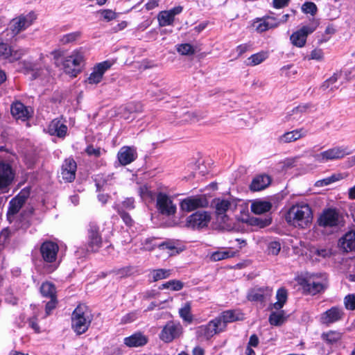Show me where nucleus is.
<instances>
[{
  "mask_svg": "<svg viewBox=\"0 0 355 355\" xmlns=\"http://www.w3.org/2000/svg\"><path fill=\"white\" fill-rule=\"evenodd\" d=\"M286 222L295 227L305 229L312 223L313 216L308 204L299 203L293 205L285 216Z\"/></svg>",
  "mask_w": 355,
  "mask_h": 355,
  "instance_id": "1",
  "label": "nucleus"
},
{
  "mask_svg": "<svg viewBox=\"0 0 355 355\" xmlns=\"http://www.w3.org/2000/svg\"><path fill=\"white\" fill-rule=\"evenodd\" d=\"M92 320L90 309L85 304H80L72 313V329L77 334H83L87 331Z\"/></svg>",
  "mask_w": 355,
  "mask_h": 355,
  "instance_id": "2",
  "label": "nucleus"
},
{
  "mask_svg": "<svg viewBox=\"0 0 355 355\" xmlns=\"http://www.w3.org/2000/svg\"><path fill=\"white\" fill-rule=\"evenodd\" d=\"M302 285L309 293L315 295L327 288L328 281L325 275H311L303 279Z\"/></svg>",
  "mask_w": 355,
  "mask_h": 355,
  "instance_id": "3",
  "label": "nucleus"
},
{
  "mask_svg": "<svg viewBox=\"0 0 355 355\" xmlns=\"http://www.w3.org/2000/svg\"><path fill=\"white\" fill-rule=\"evenodd\" d=\"M84 61V55L80 51H73L63 61L64 72L71 77H76L80 72V66Z\"/></svg>",
  "mask_w": 355,
  "mask_h": 355,
  "instance_id": "4",
  "label": "nucleus"
},
{
  "mask_svg": "<svg viewBox=\"0 0 355 355\" xmlns=\"http://www.w3.org/2000/svg\"><path fill=\"white\" fill-rule=\"evenodd\" d=\"M350 154L347 147L335 146L314 155V159L319 163L341 159Z\"/></svg>",
  "mask_w": 355,
  "mask_h": 355,
  "instance_id": "5",
  "label": "nucleus"
},
{
  "mask_svg": "<svg viewBox=\"0 0 355 355\" xmlns=\"http://www.w3.org/2000/svg\"><path fill=\"white\" fill-rule=\"evenodd\" d=\"M35 19L36 15L33 12L21 14L10 21V29L14 35H17L30 27Z\"/></svg>",
  "mask_w": 355,
  "mask_h": 355,
  "instance_id": "6",
  "label": "nucleus"
},
{
  "mask_svg": "<svg viewBox=\"0 0 355 355\" xmlns=\"http://www.w3.org/2000/svg\"><path fill=\"white\" fill-rule=\"evenodd\" d=\"M238 201L232 198H218L213 200L212 206L215 209L216 216L229 214L237 208Z\"/></svg>",
  "mask_w": 355,
  "mask_h": 355,
  "instance_id": "7",
  "label": "nucleus"
},
{
  "mask_svg": "<svg viewBox=\"0 0 355 355\" xmlns=\"http://www.w3.org/2000/svg\"><path fill=\"white\" fill-rule=\"evenodd\" d=\"M224 331V325L216 318L209 321L206 325L200 327L197 331L198 336L209 340L214 335Z\"/></svg>",
  "mask_w": 355,
  "mask_h": 355,
  "instance_id": "8",
  "label": "nucleus"
},
{
  "mask_svg": "<svg viewBox=\"0 0 355 355\" xmlns=\"http://www.w3.org/2000/svg\"><path fill=\"white\" fill-rule=\"evenodd\" d=\"M182 334V327L179 322L170 321L163 327L159 338L165 343H171L179 338Z\"/></svg>",
  "mask_w": 355,
  "mask_h": 355,
  "instance_id": "9",
  "label": "nucleus"
},
{
  "mask_svg": "<svg viewBox=\"0 0 355 355\" xmlns=\"http://www.w3.org/2000/svg\"><path fill=\"white\" fill-rule=\"evenodd\" d=\"M340 222L341 216L334 209L324 210L318 220V225L323 227H338Z\"/></svg>",
  "mask_w": 355,
  "mask_h": 355,
  "instance_id": "10",
  "label": "nucleus"
},
{
  "mask_svg": "<svg viewBox=\"0 0 355 355\" xmlns=\"http://www.w3.org/2000/svg\"><path fill=\"white\" fill-rule=\"evenodd\" d=\"M113 62L106 60L96 64L92 69V73L85 80V83L89 85H97L101 82L105 71L112 66Z\"/></svg>",
  "mask_w": 355,
  "mask_h": 355,
  "instance_id": "11",
  "label": "nucleus"
},
{
  "mask_svg": "<svg viewBox=\"0 0 355 355\" xmlns=\"http://www.w3.org/2000/svg\"><path fill=\"white\" fill-rule=\"evenodd\" d=\"M211 220L210 214L207 211H197L187 219V226L192 229H200L207 227Z\"/></svg>",
  "mask_w": 355,
  "mask_h": 355,
  "instance_id": "12",
  "label": "nucleus"
},
{
  "mask_svg": "<svg viewBox=\"0 0 355 355\" xmlns=\"http://www.w3.org/2000/svg\"><path fill=\"white\" fill-rule=\"evenodd\" d=\"M208 201L205 196H196L188 197L180 202V209L187 212L192 211L198 208L206 207Z\"/></svg>",
  "mask_w": 355,
  "mask_h": 355,
  "instance_id": "13",
  "label": "nucleus"
},
{
  "mask_svg": "<svg viewBox=\"0 0 355 355\" xmlns=\"http://www.w3.org/2000/svg\"><path fill=\"white\" fill-rule=\"evenodd\" d=\"M59 247L57 243L52 241H45L40 247V253L42 259L46 263H55Z\"/></svg>",
  "mask_w": 355,
  "mask_h": 355,
  "instance_id": "14",
  "label": "nucleus"
},
{
  "mask_svg": "<svg viewBox=\"0 0 355 355\" xmlns=\"http://www.w3.org/2000/svg\"><path fill=\"white\" fill-rule=\"evenodd\" d=\"M316 26H304L297 31L293 33L290 37L292 44L297 47H303L306 42L308 35L312 33Z\"/></svg>",
  "mask_w": 355,
  "mask_h": 355,
  "instance_id": "15",
  "label": "nucleus"
},
{
  "mask_svg": "<svg viewBox=\"0 0 355 355\" xmlns=\"http://www.w3.org/2000/svg\"><path fill=\"white\" fill-rule=\"evenodd\" d=\"M157 207L164 215L171 216L176 212V206L172 200L166 194L159 193L157 197Z\"/></svg>",
  "mask_w": 355,
  "mask_h": 355,
  "instance_id": "16",
  "label": "nucleus"
},
{
  "mask_svg": "<svg viewBox=\"0 0 355 355\" xmlns=\"http://www.w3.org/2000/svg\"><path fill=\"white\" fill-rule=\"evenodd\" d=\"M279 21L277 18L273 16H265L262 18L257 19L252 24V26L258 33H263L269 29L277 27Z\"/></svg>",
  "mask_w": 355,
  "mask_h": 355,
  "instance_id": "17",
  "label": "nucleus"
},
{
  "mask_svg": "<svg viewBox=\"0 0 355 355\" xmlns=\"http://www.w3.org/2000/svg\"><path fill=\"white\" fill-rule=\"evenodd\" d=\"M25 49H14L6 44L0 42V56L8 62H12L20 59L25 53Z\"/></svg>",
  "mask_w": 355,
  "mask_h": 355,
  "instance_id": "18",
  "label": "nucleus"
},
{
  "mask_svg": "<svg viewBox=\"0 0 355 355\" xmlns=\"http://www.w3.org/2000/svg\"><path fill=\"white\" fill-rule=\"evenodd\" d=\"M102 238L99 230L96 226L92 225L88 230V250L96 252L101 247Z\"/></svg>",
  "mask_w": 355,
  "mask_h": 355,
  "instance_id": "19",
  "label": "nucleus"
},
{
  "mask_svg": "<svg viewBox=\"0 0 355 355\" xmlns=\"http://www.w3.org/2000/svg\"><path fill=\"white\" fill-rule=\"evenodd\" d=\"M76 163L71 159H66L62 166L61 175L63 180L67 182H72L76 177Z\"/></svg>",
  "mask_w": 355,
  "mask_h": 355,
  "instance_id": "20",
  "label": "nucleus"
},
{
  "mask_svg": "<svg viewBox=\"0 0 355 355\" xmlns=\"http://www.w3.org/2000/svg\"><path fill=\"white\" fill-rule=\"evenodd\" d=\"M14 179V173L11 166L0 162V189H6Z\"/></svg>",
  "mask_w": 355,
  "mask_h": 355,
  "instance_id": "21",
  "label": "nucleus"
},
{
  "mask_svg": "<svg viewBox=\"0 0 355 355\" xmlns=\"http://www.w3.org/2000/svg\"><path fill=\"white\" fill-rule=\"evenodd\" d=\"M272 290L268 287L254 288L248 293V299L251 302H263L267 297L272 295Z\"/></svg>",
  "mask_w": 355,
  "mask_h": 355,
  "instance_id": "22",
  "label": "nucleus"
},
{
  "mask_svg": "<svg viewBox=\"0 0 355 355\" xmlns=\"http://www.w3.org/2000/svg\"><path fill=\"white\" fill-rule=\"evenodd\" d=\"M342 73L340 71L334 73L321 85L320 88L324 92H330L338 89L342 85L340 78Z\"/></svg>",
  "mask_w": 355,
  "mask_h": 355,
  "instance_id": "23",
  "label": "nucleus"
},
{
  "mask_svg": "<svg viewBox=\"0 0 355 355\" xmlns=\"http://www.w3.org/2000/svg\"><path fill=\"white\" fill-rule=\"evenodd\" d=\"M307 131L303 128L295 129L292 131L286 132L278 138V141L282 144H286L295 141L304 137Z\"/></svg>",
  "mask_w": 355,
  "mask_h": 355,
  "instance_id": "24",
  "label": "nucleus"
},
{
  "mask_svg": "<svg viewBox=\"0 0 355 355\" xmlns=\"http://www.w3.org/2000/svg\"><path fill=\"white\" fill-rule=\"evenodd\" d=\"M119 162L125 166L132 162L137 157L136 150L129 146L122 147L117 155Z\"/></svg>",
  "mask_w": 355,
  "mask_h": 355,
  "instance_id": "25",
  "label": "nucleus"
},
{
  "mask_svg": "<svg viewBox=\"0 0 355 355\" xmlns=\"http://www.w3.org/2000/svg\"><path fill=\"white\" fill-rule=\"evenodd\" d=\"M343 311L338 307H332L324 312L320 317V321L322 324H329L335 322L341 319Z\"/></svg>",
  "mask_w": 355,
  "mask_h": 355,
  "instance_id": "26",
  "label": "nucleus"
},
{
  "mask_svg": "<svg viewBox=\"0 0 355 355\" xmlns=\"http://www.w3.org/2000/svg\"><path fill=\"white\" fill-rule=\"evenodd\" d=\"M148 337L141 332H137L123 340L124 344L129 347H139L148 343Z\"/></svg>",
  "mask_w": 355,
  "mask_h": 355,
  "instance_id": "27",
  "label": "nucleus"
},
{
  "mask_svg": "<svg viewBox=\"0 0 355 355\" xmlns=\"http://www.w3.org/2000/svg\"><path fill=\"white\" fill-rule=\"evenodd\" d=\"M157 248L161 252L160 255H164L166 257L177 255L182 251L177 247L175 241L170 240L159 244Z\"/></svg>",
  "mask_w": 355,
  "mask_h": 355,
  "instance_id": "28",
  "label": "nucleus"
},
{
  "mask_svg": "<svg viewBox=\"0 0 355 355\" xmlns=\"http://www.w3.org/2000/svg\"><path fill=\"white\" fill-rule=\"evenodd\" d=\"M11 114L16 119L26 121L30 116L28 108L20 102L13 103L10 107Z\"/></svg>",
  "mask_w": 355,
  "mask_h": 355,
  "instance_id": "29",
  "label": "nucleus"
},
{
  "mask_svg": "<svg viewBox=\"0 0 355 355\" xmlns=\"http://www.w3.org/2000/svg\"><path fill=\"white\" fill-rule=\"evenodd\" d=\"M340 248L345 252L355 250V230L347 232L339 240Z\"/></svg>",
  "mask_w": 355,
  "mask_h": 355,
  "instance_id": "30",
  "label": "nucleus"
},
{
  "mask_svg": "<svg viewBox=\"0 0 355 355\" xmlns=\"http://www.w3.org/2000/svg\"><path fill=\"white\" fill-rule=\"evenodd\" d=\"M48 132L51 135L63 137L67 134V127L61 121L54 119L49 125Z\"/></svg>",
  "mask_w": 355,
  "mask_h": 355,
  "instance_id": "31",
  "label": "nucleus"
},
{
  "mask_svg": "<svg viewBox=\"0 0 355 355\" xmlns=\"http://www.w3.org/2000/svg\"><path fill=\"white\" fill-rule=\"evenodd\" d=\"M216 318L223 324L225 331L227 323L242 319V314L234 310H228L222 312Z\"/></svg>",
  "mask_w": 355,
  "mask_h": 355,
  "instance_id": "32",
  "label": "nucleus"
},
{
  "mask_svg": "<svg viewBox=\"0 0 355 355\" xmlns=\"http://www.w3.org/2000/svg\"><path fill=\"white\" fill-rule=\"evenodd\" d=\"M25 200V196L21 194L17 196L10 200L8 210V217L10 220H11V218L20 210L24 205Z\"/></svg>",
  "mask_w": 355,
  "mask_h": 355,
  "instance_id": "33",
  "label": "nucleus"
},
{
  "mask_svg": "<svg viewBox=\"0 0 355 355\" xmlns=\"http://www.w3.org/2000/svg\"><path fill=\"white\" fill-rule=\"evenodd\" d=\"M272 208V204L269 201L255 200L252 202L250 209L254 214L259 215L269 211Z\"/></svg>",
  "mask_w": 355,
  "mask_h": 355,
  "instance_id": "34",
  "label": "nucleus"
},
{
  "mask_svg": "<svg viewBox=\"0 0 355 355\" xmlns=\"http://www.w3.org/2000/svg\"><path fill=\"white\" fill-rule=\"evenodd\" d=\"M271 180L268 175H260L255 177L250 184V189L254 191H259L266 189L270 184Z\"/></svg>",
  "mask_w": 355,
  "mask_h": 355,
  "instance_id": "35",
  "label": "nucleus"
},
{
  "mask_svg": "<svg viewBox=\"0 0 355 355\" xmlns=\"http://www.w3.org/2000/svg\"><path fill=\"white\" fill-rule=\"evenodd\" d=\"M216 221L218 227L225 231H231L235 228V224L229 214L216 216Z\"/></svg>",
  "mask_w": 355,
  "mask_h": 355,
  "instance_id": "36",
  "label": "nucleus"
},
{
  "mask_svg": "<svg viewBox=\"0 0 355 355\" xmlns=\"http://www.w3.org/2000/svg\"><path fill=\"white\" fill-rule=\"evenodd\" d=\"M277 302L272 304V309L276 310L281 309L287 300V291L286 289L282 288L278 289L276 294Z\"/></svg>",
  "mask_w": 355,
  "mask_h": 355,
  "instance_id": "37",
  "label": "nucleus"
},
{
  "mask_svg": "<svg viewBox=\"0 0 355 355\" xmlns=\"http://www.w3.org/2000/svg\"><path fill=\"white\" fill-rule=\"evenodd\" d=\"M171 274V270L159 268L151 270L149 276L153 282H157L169 277Z\"/></svg>",
  "mask_w": 355,
  "mask_h": 355,
  "instance_id": "38",
  "label": "nucleus"
},
{
  "mask_svg": "<svg viewBox=\"0 0 355 355\" xmlns=\"http://www.w3.org/2000/svg\"><path fill=\"white\" fill-rule=\"evenodd\" d=\"M268 53L261 51L259 53L252 55L247 60L246 64L249 66H256L261 64L268 58Z\"/></svg>",
  "mask_w": 355,
  "mask_h": 355,
  "instance_id": "39",
  "label": "nucleus"
},
{
  "mask_svg": "<svg viewBox=\"0 0 355 355\" xmlns=\"http://www.w3.org/2000/svg\"><path fill=\"white\" fill-rule=\"evenodd\" d=\"M286 320V318L284 311H273L270 313L268 319L270 324L274 326L282 325Z\"/></svg>",
  "mask_w": 355,
  "mask_h": 355,
  "instance_id": "40",
  "label": "nucleus"
},
{
  "mask_svg": "<svg viewBox=\"0 0 355 355\" xmlns=\"http://www.w3.org/2000/svg\"><path fill=\"white\" fill-rule=\"evenodd\" d=\"M40 292L44 297L49 298L56 297L55 287L52 283H43L40 287Z\"/></svg>",
  "mask_w": 355,
  "mask_h": 355,
  "instance_id": "41",
  "label": "nucleus"
},
{
  "mask_svg": "<svg viewBox=\"0 0 355 355\" xmlns=\"http://www.w3.org/2000/svg\"><path fill=\"white\" fill-rule=\"evenodd\" d=\"M248 223L252 227H257L258 228H264L271 224L272 219L271 218H261L252 217L248 220Z\"/></svg>",
  "mask_w": 355,
  "mask_h": 355,
  "instance_id": "42",
  "label": "nucleus"
},
{
  "mask_svg": "<svg viewBox=\"0 0 355 355\" xmlns=\"http://www.w3.org/2000/svg\"><path fill=\"white\" fill-rule=\"evenodd\" d=\"M343 178V177L342 174H340V173L333 174L329 177H327L322 180H318L315 182V186L316 187L327 186L331 183L339 181V180H342Z\"/></svg>",
  "mask_w": 355,
  "mask_h": 355,
  "instance_id": "43",
  "label": "nucleus"
},
{
  "mask_svg": "<svg viewBox=\"0 0 355 355\" xmlns=\"http://www.w3.org/2000/svg\"><path fill=\"white\" fill-rule=\"evenodd\" d=\"M158 21L161 26H166L172 24L174 18L168 10L162 11L158 15Z\"/></svg>",
  "mask_w": 355,
  "mask_h": 355,
  "instance_id": "44",
  "label": "nucleus"
},
{
  "mask_svg": "<svg viewBox=\"0 0 355 355\" xmlns=\"http://www.w3.org/2000/svg\"><path fill=\"white\" fill-rule=\"evenodd\" d=\"M184 286V284L180 280H171L162 284L159 287L160 289H170L173 291H180Z\"/></svg>",
  "mask_w": 355,
  "mask_h": 355,
  "instance_id": "45",
  "label": "nucleus"
},
{
  "mask_svg": "<svg viewBox=\"0 0 355 355\" xmlns=\"http://www.w3.org/2000/svg\"><path fill=\"white\" fill-rule=\"evenodd\" d=\"M80 36V32H73L62 35L59 39V42L62 45L72 43L77 40Z\"/></svg>",
  "mask_w": 355,
  "mask_h": 355,
  "instance_id": "46",
  "label": "nucleus"
},
{
  "mask_svg": "<svg viewBox=\"0 0 355 355\" xmlns=\"http://www.w3.org/2000/svg\"><path fill=\"white\" fill-rule=\"evenodd\" d=\"M191 304L187 302L179 311L180 316L183 320L191 323L193 320V317L191 313Z\"/></svg>",
  "mask_w": 355,
  "mask_h": 355,
  "instance_id": "47",
  "label": "nucleus"
},
{
  "mask_svg": "<svg viewBox=\"0 0 355 355\" xmlns=\"http://www.w3.org/2000/svg\"><path fill=\"white\" fill-rule=\"evenodd\" d=\"M342 334L338 331H330L327 333L322 334L323 340L327 341L328 343L333 344L338 342L341 339Z\"/></svg>",
  "mask_w": 355,
  "mask_h": 355,
  "instance_id": "48",
  "label": "nucleus"
},
{
  "mask_svg": "<svg viewBox=\"0 0 355 355\" xmlns=\"http://www.w3.org/2000/svg\"><path fill=\"white\" fill-rule=\"evenodd\" d=\"M176 50L182 55H190L195 53L193 46L188 43L178 44L176 46Z\"/></svg>",
  "mask_w": 355,
  "mask_h": 355,
  "instance_id": "49",
  "label": "nucleus"
},
{
  "mask_svg": "<svg viewBox=\"0 0 355 355\" xmlns=\"http://www.w3.org/2000/svg\"><path fill=\"white\" fill-rule=\"evenodd\" d=\"M139 193L144 201L150 202L154 198V193L149 189L147 185H142L139 189Z\"/></svg>",
  "mask_w": 355,
  "mask_h": 355,
  "instance_id": "50",
  "label": "nucleus"
},
{
  "mask_svg": "<svg viewBox=\"0 0 355 355\" xmlns=\"http://www.w3.org/2000/svg\"><path fill=\"white\" fill-rule=\"evenodd\" d=\"M234 256V253L225 250V251H216L211 254V259L214 261H220L225 259H227Z\"/></svg>",
  "mask_w": 355,
  "mask_h": 355,
  "instance_id": "51",
  "label": "nucleus"
},
{
  "mask_svg": "<svg viewBox=\"0 0 355 355\" xmlns=\"http://www.w3.org/2000/svg\"><path fill=\"white\" fill-rule=\"evenodd\" d=\"M98 14L105 21H110L116 18V13L112 10L105 9L101 10L98 12Z\"/></svg>",
  "mask_w": 355,
  "mask_h": 355,
  "instance_id": "52",
  "label": "nucleus"
},
{
  "mask_svg": "<svg viewBox=\"0 0 355 355\" xmlns=\"http://www.w3.org/2000/svg\"><path fill=\"white\" fill-rule=\"evenodd\" d=\"M116 209L125 224L129 227H131L134 224V220L130 214L124 211L122 208L119 206H117Z\"/></svg>",
  "mask_w": 355,
  "mask_h": 355,
  "instance_id": "53",
  "label": "nucleus"
},
{
  "mask_svg": "<svg viewBox=\"0 0 355 355\" xmlns=\"http://www.w3.org/2000/svg\"><path fill=\"white\" fill-rule=\"evenodd\" d=\"M268 253L272 255H277L281 250V244L279 242L274 241L268 243Z\"/></svg>",
  "mask_w": 355,
  "mask_h": 355,
  "instance_id": "54",
  "label": "nucleus"
},
{
  "mask_svg": "<svg viewBox=\"0 0 355 355\" xmlns=\"http://www.w3.org/2000/svg\"><path fill=\"white\" fill-rule=\"evenodd\" d=\"M309 60H314L316 61H322L324 59V53L321 49H315L310 53V55L307 57Z\"/></svg>",
  "mask_w": 355,
  "mask_h": 355,
  "instance_id": "55",
  "label": "nucleus"
},
{
  "mask_svg": "<svg viewBox=\"0 0 355 355\" xmlns=\"http://www.w3.org/2000/svg\"><path fill=\"white\" fill-rule=\"evenodd\" d=\"M302 10L304 13L314 15L317 12V6L313 2H306L302 5Z\"/></svg>",
  "mask_w": 355,
  "mask_h": 355,
  "instance_id": "56",
  "label": "nucleus"
},
{
  "mask_svg": "<svg viewBox=\"0 0 355 355\" xmlns=\"http://www.w3.org/2000/svg\"><path fill=\"white\" fill-rule=\"evenodd\" d=\"M345 306L347 309H355V295L353 294L348 295L345 297Z\"/></svg>",
  "mask_w": 355,
  "mask_h": 355,
  "instance_id": "57",
  "label": "nucleus"
},
{
  "mask_svg": "<svg viewBox=\"0 0 355 355\" xmlns=\"http://www.w3.org/2000/svg\"><path fill=\"white\" fill-rule=\"evenodd\" d=\"M85 152L89 156H94L95 157H98L101 156V148H94L93 146H89L85 149Z\"/></svg>",
  "mask_w": 355,
  "mask_h": 355,
  "instance_id": "58",
  "label": "nucleus"
},
{
  "mask_svg": "<svg viewBox=\"0 0 355 355\" xmlns=\"http://www.w3.org/2000/svg\"><path fill=\"white\" fill-rule=\"evenodd\" d=\"M50 299H51V300L46 303V307H45V311H46V315H49L51 313V311L55 308L56 304H57L56 297L50 298Z\"/></svg>",
  "mask_w": 355,
  "mask_h": 355,
  "instance_id": "59",
  "label": "nucleus"
},
{
  "mask_svg": "<svg viewBox=\"0 0 355 355\" xmlns=\"http://www.w3.org/2000/svg\"><path fill=\"white\" fill-rule=\"evenodd\" d=\"M307 109V107L306 105H300L298 107H296L295 108L293 109L291 111V113L290 114L291 116H293V119H295L297 116L302 112H304Z\"/></svg>",
  "mask_w": 355,
  "mask_h": 355,
  "instance_id": "60",
  "label": "nucleus"
},
{
  "mask_svg": "<svg viewBox=\"0 0 355 355\" xmlns=\"http://www.w3.org/2000/svg\"><path fill=\"white\" fill-rule=\"evenodd\" d=\"M137 318V313L136 312H131L124 315L121 321L123 323H128L135 321Z\"/></svg>",
  "mask_w": 355,
  "mask_h": 355,
  "instance_id": "61",
  "label": "nucleus"
},
{
  "mask_svg": "<svg viewBox=\"0 0 355 355\" xmlns=\"http://www.w3.org/2000/svg\"><path fill=\"white\" fill-rule=\"evenodd\" d=\"M29 326L35 331L36 333H40V326L37 324L36 318H31L28 320Z\"/></svg>",
  "mask_w": 355,
  "mask_h": 355,
  "instance_id": "62",
  "label": "nucleus"
},
{
  "mask_svg": "<svg viewBox=\"0 0 355 355\" xmlns=\"http://www.w3.org/2000/svg\"><path fill=\"white\" fill-rule=\"evenodd\" d=\"M135 200L132 198H126L122 203L123 207L128 209H132L135 207Z\"/></svg>",
  "mask_w": 355,
  "mask_h": 355,
  "instance_id": "63",
  "label": "nucleus"
},
{
  "mask_svg": "<svg viewBox=\"0 0 355 355\" xmlns=\"http://www.w3.org/2000/svg\"><path fill=\"white\" fill-rule=\"evenodd\" d=\"M289 0H273L272 4L275 8H282L288 5Z\"/></svg>",
  "mask_w": 355,
  "mask_h": 355,
  "instance_id": "64",
  "label": "nucleus"
}]
</instances>
